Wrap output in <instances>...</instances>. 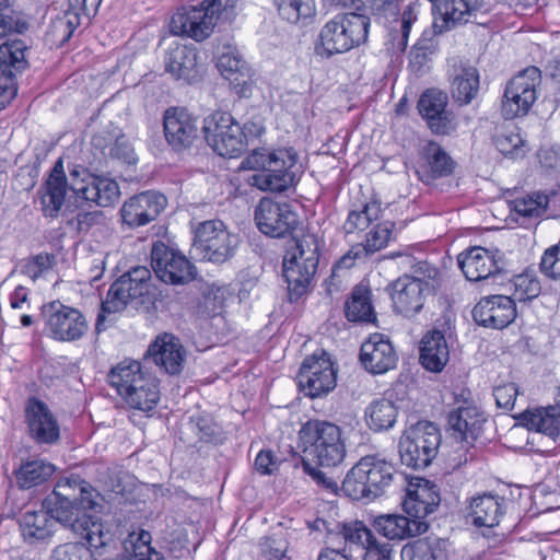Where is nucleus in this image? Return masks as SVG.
<instances>
[{
    "label": "nucleus",
    "mask_w": 560,
    "mask_h": 560,
    "mask_svg": "<svg viewBox=\"0 0 560 560\" xmlns=\"http://www.w3.org/2000/svg\"><path fill=\"white\" fill-rule=\"evenodd\" d=\"M92 145L104 156L132 164L137 161L132 145L121 129L113 124L100 130L92 138Z\"/></svg>",
    "instance_id": "obj_30"
},
{
    "label": "nucleus",
    "mask_w": 560,
    "mask_h": 560,
    "mask_svg": "<svg viewBox=\"0 0 560 560\" xmlns=\"http://www.w3.org/2000/svg\"><path fill=\"white\" fill-rule=\"evenodd\" d=\"M27 23L19 16L0 12V37L22 34L27 30Z\"/></svg>",
    "instance_id": "obj_61"
},
{
    "label": "nucleus",
    "mask_w": 560,
    "mask_h": 560,
    "mask_svg": "<svg viewBox=\"0 0 560 560\" xmlns=\"http://www.w3.org/2000/svg\"><path fill=\"white\" fill-rule=\"evenodd\" d=\"M81 24V16L77 11H66L54 19L49 25L48 35L55 44H66Z\"/></svg>",
    "instance_id": "obj_50"
},
{
    "label": "nucleus",
    "mask_w": 560,
    "mask_h": 560,
    "mask_svg": "<svg viewBox=\"0 0 560 560\" xmlns=\"http://www.w3.org/2000/svg\"><path fill=\"white\" fill-rule=\"evenodd\" d=\"M155 302L154 284L151 270L144 266H137L124 272L108 289L106 299L101 304L95 330L105 329L106 314H114L131 306L138 312L149 313Z\"/></svg>",
    "instance_id": "obj_2"
},
{
    "label": "nucleus",
    "mask_w": 560,
    "mask_h": 560,
    "mask_svg": "<svg viewBox=\"0 0 560 560\" xmlns=\"http://www.w3.org/2000/svg\"><path fill=\"white\" fill-rule=\"evenodd\" d=\"M254 219L261 233L275 238L291 235L299 225V217L292 207L271 198L260 199L255 208Z\"/></svg>",
    "instance_id": "obj_13"
},
{
    "label": "nucleus",
    "mask_w": 560,
    "mask_h": 560,
    "mask_svg": "<svg viewBox=\"0 0 560 560\" xmlns=\"http://www.w3.org/2000/svg\"><path fill=\"white\" fill-rule=\"evenodd\" d=\"M345 313L350 322H373L375 313L371 303L370 291L363 287H355L350 300L346 303Z\"/></svg>",
    "instance_id": "obj_49"
},
{
    "label": "nucleus",
    "mask_w": 560,
    "mask_h": 560,
    "mask_svg": "<svg viewBox=\"0 0 560 560\" xmlns=\"http://www.w3.org/2000/svg\"><path fill=\"white\" fill-rule=\"evenodd\" d=\"M374 527L388 539H402L425 533L429 528V524L425 521L389 514L377 516L374 521Z\"/></svg>",
    "instance_id": "obj_35"
},
{
    "label": "nucleus",
    "mask_w": 560,
    "mask_h": 560,
    "mask_svg": "<svg viewBox=\"0 0 560 560\" xmlns=\"http://www.w3.org/2000/svg\"><path fill=\"white\" fill-rule=\"evenodd\" d=\"M147 375L137 361L121 362L110 370L107 375L108 383L124 398L136 385H142Z\"/></svg>",
    "instance_id": "obj_43"
},
{
    "label": "nucleus",
    "mask_w": 560,
    "mask_h": 560,
    "mask_svg": "<svg viewBox=\"0 0 560 560\" xmlns=\"http://www.w3.org/2000/svg\"><path fill=\"white\" fill-rule=\"evenodd\" d=\"M260 546L261 552L266 558L269 560H281L285 556L289 542L283 533H278L266 537Z\"/></svg>",
    "instance_id": "obj_56"
},
{
    "label": "nucleus",
    "mask_w": 560,
    "mask_h": 560,
    "mask_svg": "<svg viewBox=\"0 0 560 560\" xmlns=\"http://www.w3.org/2000/svg\"><path fill=\"white\" fill-rule=\"evenodd\" d=\"M518 390L514 383L499 385L493 389V396L498 407L511 410L514 407Z\"/></svg>",
    "instance_id": "obj_60"
},
{
    "label": "nucleus",
    "mask_w": 560,
    "mask_h": 560,
    "mask_svg": "<svg viewBox=\"0 0 560 560\" xmlns=\"http://www.w3.org/2000/svg\"><path fill=\"white\" fill-rule=\"evenodd\" d=\"M85 544L86 546L81 542L59 545L52 550L50 560H95L115 549V541L112 534L108 547L94 548L86 540Z\"/></svg>",
    "instance_id": "obj_45"
},
{
    "label": "nucleus",
    "mask_w": 560,
    "mask_h": 560,
    "mask_svg": "<svg viewBox=\"0 0 560 560\" xmlns=\"http://www.w3.org/2000/svg\"><path fill=\"white\" fill-rule=\"evenodd\" d=\"M142 385H136L124 397L125 401L133 409L149 412L155 408L160 399V390L155 378L145 376Z\"/></svg>",
    "instance_id": "obj_46"
},
{
    "label": "nucleus",
    "mask_w": 560,
    "mask_h": 560,
    "mask_svg": "<svg viewBox=\"0 0 560 560\" xmlns=\"http://www.w3.org/2000/svg\"><path fill=\"white\" fill-rule=\"evenodd\" d=\"M439 273V269L427 261H419L413 266V276H410V278L429 287V280L436 279Z\"/></svg>",
    "instance_id": "obj_64"
},
{
    "label": "nucleus",
    "mask_w": 560,
    "mask_h": 560,
    "mask_svg": "<svg viewBox=\"0 0 560 560\" xmlns=\"http://www.w3.org/2000/svg\"><path fill=\"white\" fill-rule=\"evenodd\" d=\"M485 417L476 407H459L448 415V425L462 441L471 443L480 435Z\"/></svg>",
    "instance_id": "obj_37"
},
{
    "label": "nucleus",
    "mask_w": 560,
    "mask_h": 560,
    "mask_svg": "<svg viewBox=\"0 0 560 560\" xmlns=\"http://www.w3.org/2000/svg\"><path fill=\"white\" fill-rule=\"evenodd\" d=\"M189 425L202 442L210 443L215 442L219 439V428L209 417H192L190 419Z\"/></svg>",
    "instance_id": "obj_57"
},
{
    "label": "nucleus",
    "mask_w": 560,
    "mask_h": 560,
    "mask_svg": "<svg viewBox=\"0 0 560 560\" xmlns=\"http://www.w3.org/2000/svg\"><path fill=\"white\" fill-rule=\"evenodd\" d=\"M370 18L359 12L338 14L320 30L315 52L330 58L364 44L368 40Z\"/></svg>",
    "instance_id": "obj_3"
},
{
    "label": "nucleus",
    "mask_w": 560,
    "mask_h": 560,
    "mask_svg": "<svg viewBox=\"0 0 560 560\" xmlns=\"http://www.w3.org/2000/svg\"><path fill=\"white\" fill-rule=\"evenodd\" d=\"M517 419L529 430L544 433L553 441L560 434V412L556 407L525 410Z\"/></svg>",
    "instance_id": "obj_40"
},
{
    "label": "nucleus",
    "mask_w": 560,
    "mask_h": 560,
    "mask_svg": "<svg viewBox=\"0 0 560 560\" xmlns=\"http://www.w3.org/2000/svg\"><path fill=\"white\" fill-rule=\"evenodd\" d=\"M303 453L320 466L335 467L346 456L341 429L328 421L310 420L299 431Z\"/></svg>",
    "instance_id": "obj_6"
},
{
    "label": "nucleus",
    "mask_w": 560,
    "mask_h": 560,
    "mask_svg": "<svg viewBox=\"0 0 560 560\" xmlns=\"http://www.w3.org/2000/svg\"><path fill=\"white\" fill-rule=\"evenodd\" d=\"M55 264V256L50 254H38L28 260L23 267V273L33 281L44 272L50 270Z\"/></svg>",
    "instance_id": "obj_58"
},
{
    "label": "nucleus",
    "mask_w": 560,
    "mask_h": 560,
    "mask_svg": "<svg viewBox=\"0 0 560 560\" xmlns=\"http://www.w3.org/2000/svg\"><path fill=\"white\" fill-rule=\"evenodd\" d=\"M421 158L423 160V172L432 179L448 176L454 171V161L441 145L434 141H429L422 148Z\"/></svg>",
    "instance_id": "obj_44"
},
{
    "label": "nucleus",
    "mask_w": 560,
    "mask_h": 560,
    "mask_svg": "<svg viewBox=\"0 0 560 560\" xmlns=\"http://www.w3.org/2000/svg\"><path fill=\"white\" fill-rule=\"evenodd\" d=\"M207 143L221 156H238L245 148V135L230 113L215 110L203 119Z\"/></svg>",
    "instance_id": "obj_10"
},
{
    "label": "nucleus",
    "mask_w": 560,
    "mask_h": 560,
    "mask_svg": "<svg viewBox=\"0 0 560 560\" xmlns=\"http://www.w3.org/2000/svg\"><path fill=\"white\" fill-rule=\"evenodd\" d=\"M438 487L428 480L410 485L402 501V509L411 520L423 521L440 505Z\"/></svg>",
    "instance_id": "obj_29"
},
{
    "label": "nucleus",
    "mask_w": 560,
    "mask_h": 560,
    "mask_svg": "<svg viewBox=\"0 0 560 560\" xmlns=\"http://www.w3.org/2000/svg\"><path fill=\"white\" fill-rule=\"evenodd\" d=\"M450 359V349L444 335L439 330L425 334L421 340L419 361L434 373L441 372Z\"/></svg>",
    "instance_id": "obj_36"
},
{
    "label": "nucleus",
    "mask_w": 560,
    "mask_h": 560,
    "mask_svg": "<svg viewBox=\"0 0 560 560\" xmlns=\"http://www.w3.org/2000/svg\"><path fill=\"white\" fill-rule=\"evenodd\" d=\"M145 361L152 360L168 374H178L183 369L185 350L178 338L164 334L149 347Z\"/></svg>",
    "instance_id": "obj_31"
},
{
    "label": "nucleus",
    "mask_w": 560,
    "mask_h": 560,
    "mask_svg": "<svg viewBox=\"0 0 560 560\" xmlns=\"http://www.w3.org/2000/svg\"><path fill=\"white\" fill-rule=\"evenodd\" d=\"M401 560H447L446 541L440 538H419L401 548Z\"/></svg>",
    "instance_id": "obj_42"
},
{
    "label": "nucleus",
    "mask_w": 560,
    "mask_h": 560,
    "mask_svg": "<svg viewBox=\"0 0 560 560\" xmlns=\"http://www.w3.org/2000/svg\"><path fill=\"white\" fill-rule=\"evenodd\" d=\"M363 560H392V545L377 539L365 549Z\"/></svg>",
    "instance_id": "obj_63"
},
{
    "label": "nucleus",
    "mask_w": 560,
    "mask_h": 560,
    "mask_svg": "<svg viewBox=\"0 0 560 560\" xmlns=\"http://www.w3.org/2000/svg\"><path fill=\"white\" fill-rule=\"evenodd\" d=\"M151 265L156 277L165 283L185 284L195 278V268L190 261L162 242L152 247Z\"/></svg>",
    "instance_id": "obj_16"
},
{
    "label": "nucleus",
    "mask_w": 560,
    "mask_h": 560,
    "mask_svg": "<svg viewBox=\"0 0 560 560\" xmlns=\"http://www.w3.org/2000/svg\"><path fill=\"white\" fill-rule=\"evenodd\" d=\"M514 291L512 300L514 303L526 302L537 298L540 294L541 285L539 280L528 272L515 276L513 279Z\"/></svg>",
    "instance_id": "obj_54"
},
{
    "label": "nucleus",
    "mask_w": 560,
    "mask_h": 560,
    "mask_svg": "<svg viewBox=\"0 0 560 560\" xmlns=\"http://www.w3.org/2000/svg\"><path fill=\"white\" fill-rule=\"evenodd\" d=\"M55 471L54 465L40 459H35L22 464L14 471L16 483L21 489L36 487L49 479Z\"/></svg>",
    "instance_id": "obj_48"
},
{
    "label": "nucleus",
    "mask_w": 560,
    "mask_h": 560,
    "mask_svg": "<svg viewBox=\"0 0 560 560\" xmlns=\"http://www.w3.org/2000/svg\"><path fill=\"white\" fill-rule=\"evenodd\" d=\"M458 266L469 281H482L497 277L502 267L494 254L483 247H471L457 257Z\"/></svg>",
    "instance_id": "obj_27"
},
{
    "label": "nucleus",
    "mask_w": 560,
    "mask_h": 560,
    "mask_svg": "<svg viewBox=\"0 0 560 560\" xmlns=\"http://www.w3.org/2000/svg\"><path fill=\"white\" fill-rule=\"evenodd\" d=\"M296 250L291 258L285 257L283 260V277L291 302L307 292L318 265L315 250H310L306 255L302 242L296 243Z\"/></svg>",
    "instance_id": "obj_17"
},
{
    "label": "nucleus",
    "mask_w": 560,
    "mask_h": 560,
    "mask_svg": "<svg viewBox=\"0 0 560 560\" xmlns=\"http://www.w3.org/2000/svg\"><path fill=\"white\" fill-rule=\"evenodd\" d=\"M395 223L392 221H384L374 225L366 234L365 243H358L353 245L350 250L343 255L332 269V277L342 268L349 269L353 266L354 260L363 259L374 254L375 252L385 247L388 242L394 237L393 229Z\"/></svg>",
    "instance_id": "obj_25"
},
{
    "label": "nucleus",
    "mask_w": 560,
    "mask_h": 560,
    "mask_svg": "<svg viewBox=\"0 0 560 560\" xmlns=\"http://www.w3.org/2000/svg\"><path fill=\"white\" fill-rule=\"evenodd\" d=\"M418 21V14L416 12V8L413 5H408L400 19V32L401 38L398 42L399 50H405L408 43L409 33L411 31L412 25Z\"/></svg>",
    "instance_id": "obj_62"
},
{
    "label": "nucleus",
    "mask_w": 560,
    "mask_h": 560,
    "mask_svg": "<svg viewBox=\"0 0 560 560\" xmlns=\"http://www.w3.org/2000/svg\"><path fill=\"white\" fill-rule=\"evenodd\" d=\"M56 522L58 521L48 509L27 511L21 516L20 528L26 541H45L52 536Z\"/></svg>",
    "instance_id": "obj_39"
},
{
    "label": "nucleus",
    "mask_w": 560,
    "mask_h": 560,
    "mask_svg": "<svg viewBox=\"0 0 560 560\" xmlns=\"http://www.w3.org/2000/svg\"><path fill=\"white\" fill-rule=\"evenodd\" d=\"M165 70L176 80L187 83L196 82L201 77V65L195 47L177 45L165 56Z\"/></svg>",
    "instance_id": "obj_33"
},
{
    "label": "nucleus",
    "mask_w": 560,
    "mask_h": 560,
    "mask_svg": "<svg viewBox=\"0 0 560 560\" xmlns=\"http://www.w3.org/2000/svg\"><path fill=\"white\" fill-rule=\"evenodd\" d=\"M503 498L492 493L474 497L468 506V515L472 518V524L478 527L497 526L503 515Z\"/></svg>",
    "instance_id": "obj_38"
},
{
    "label": "nucleus",
    "mask_w": 560,
    "mask_h": 560,
    "mask_svg": "<svg viewBox=\"0 0 560 560\" xmlns=\"http://www.w3.org/2000/svg\"><path fill=\"white\" fill-rule=\"evenodd\" d=\"M82 174H85L84 168L74 167L70 171L71 183H68L62 160L59 159L56 162L48 178L38 191L40 210L45 218L56 219L59 215L65 203L67 191L68 189L71 190L70 185L72 183L81 185L82 180L79 182L78 178Z\"/></svg>",
    "instance_id": "obj_14"
},
{
    "label": "nucleus",
    "mask_w": 560,
    "mask_h": 560,
    "mask_svg": "<svg viewBox=\"0 0 560 560\" xmlns=\"http://www.w3.org/2000/svg\"><path fill=\"white\" fill-rule=\"evenodd\" d=\"M336 378L332 363L323 350L304 359L298 374V385L304 395L316 398L330 393L336 387Z\"/></svg>",
    "instance_id": "obj_12"
},
{
    "label": "nucleus",
    "mask_w": 560,
    "mask_h": 560,
    "mask_svg": "<svg viewBox=\"0 0 560 560\" xmlns=\"http://www.w3.org/2000/svg\"><path fill=\"white\" fill-rule=\"evenodd\" d=\"M279 15L293 24L305 21L315 14L314 0H275Z\"/></svg>",
    "instance_id": "obj_51"
},
{
    "label": "nucleus",
    "mask_w": 560,
    "mask_h": 560,
    "mask_svg": "<svg viewBox=\"0 0 560 560\" xmlns=\"http://www.w3.org/2000/svg\"><path fill=\"white\" fill-rule=\"evenodd\" d=\"M238 243V236L230 233L222 221L208 220L196 228L191 253L201 260L223 264L234 256Z\"/></svg>",
    "instance_id": "obj_8"
},
{
    "label": "nucleus",
    "mask_w": 560,
    "mask_h": 560,
    "mask_svg": "<svg viewBox=\"0 0 560 560\" xmlns=\"http://www.w3.org/2000/svg\"><path fill=\"white\" fill-rule=\"evenodd\" d=\"M450 91L459 106L468 105L479 92V72L476 67L460 59H453L450 70Z\"/></svg>",
    "instance_id": "obj_24"
},
{
    "label": "nucleus",
    "mask_w": 560,
    "mask_h": 560,
    "mask_svg": "<svg viewBox=\"0 0 560 560\" xmlns=\"http://www.w3.org/2000/svg\"><path fill=\"white\" fill-rule=\"evenodd\" d=\"M369 427L374 431L388 430L397 418V408L390 399H374L365 409Z\"/></svg>",
    "instance_id": "obj_47"
},
{
    "label": "nucleus",
    "mask_w": 560,
    "mask_h": 560,
    "mask_svg": "<svg viewBox=\"0 0 560 560\" xmlns=\"http://www.w3.org/2000/svg\"><path fill=\"white\" fill-rule=\"evenodd\" d=\"M298 153L292 148L255 150L247 159L252 168L261 170L253 176L254 185L261 190L281 192L294 184Z\"/></svg>",
    "instance_id": "obj_4"
},
{
    "label": "nucleus",
    "mask_w": 560,
    "mask_h": 560,
    "mask_svg": "<svg viewBox=\"0 0 560 560\" xmlns=\"http://www.w3.org/2000/svg\"><path fill=\"white\" fill-rule=\"evenodd\" d=\"M101 494L78 476L60 479L54 491L44 500L58 523L69 528L75 536L86 540L92 547H108L110 532L88 511L101 506Z\"/></svg>",
    "instance_id": "obj_1"
},
{
    "label": "nucleus",
    "mask_w": 560,
    "mask_h": 560,
    "mask_svg": "<svg viewBox=\"0 0 560 560\" xmlns=\"http://www.w3.org/2000/svg\"><path fill=\"white\" fill-rule=\"evenodd\" d=\"M548 205L549 197L539 191L516 198L512 201L513 210L523 218L541 217L546 212Z\"/></svg>",
    "instance_id": "obj_52"
},
{
    "label": "nucleus",
    "mask_w": 560,
    "mask_h": 560,
    "mask_svg": "<svg viewBox=\"0 0 560 560\" xmlns=\"http://www.w3.org/2000/svg\"><path fill=\"white\" fill-rule=\"evenodd\" d=\"M435 18L434 26L440 32L466 23L482 5V0H430Z\"/></svg>",
    "instance_id": "obj_32"
},
{
    "label": "nucleus",
    "mask_w": 560,
    "mask_h": 560,
    "mask_svg": "<svg viewBox=\"0 0 560 560\" xmlns=\"http://www.w3.org/2000/svg\"><path fill=\"white\" fill-rule=\"evenodd\" d=\"M164 133L175 150L187 148L197 136L196 119L185 108H170L164 115Z\"/></svg>",
    "instance_id": "obj_28"
},
{
    "label": "nucleus",
    "mask_w": 560,
    "mask_h": 560,
    "mask_svg": "<svg viewBox=\"0 0 560 560\" xmlns=\"http://www.w3.org/2000/svg\"><path fill=\"white\" fill-rule=\"evenodd\" d=\"M226 10L228 2L223 7L221 0H203L197 5L182 8L172 18L171 31L201 42L212 34L220 14Z\"/></svg>",
    "instance_id": "obj_9"
},
{
    "label": "nucleus",
    "mask_w": 560,
    "mask_h": 560,
    "mask_svg": "<svg viewBox=\"0 0 560 560\" xmlns=\"http://www.w3.org/2000/svg\"><path fill=\"white\" fill-rule=\"evenodd\" d=\"M25 412L28 432L37 443L52 444L58 441L59 424L46 404L32 398Z\"/></svg>",
    "instance_id": "obj_26"
},
{
    "label": "nucleus",
    "mask_w": 560,
    "mask_h": 560,
    "mask_svg": "<svg viewBox=\"0 0 560 560\" xmlns=\"http://www.w3.org/2000/svg\"><path fill=\"white\" fill-rule=\"evenodd\" d=\"M46 326L54 339L74 341L88 331V322L77 308L52 301L43 306Z\"/></svg>",
    "instance_id": "obj_15"
},
{
    "label": "nucleus",
    "mask_w": 560,
    "mask_h": 560,
    "mask_svg": "<svg viewBox=\"0 0 560 560\" xmlns=\"http://www.w3.org/2000/svg\"><path fill=\"white\" fill-rule=\"evenodd\" d=\"M447 101L446 93L439 90H428L418 102L421 116L434 133L448 135L456 127L453 113L446 109Z\"/></svg>",
    "instance_id": "obj_20"
},
{
    "label": "nucleus",
    "mask_w": 560,
    "mask_h": 560,
    "mask_svg": "<svg viewBox=\"0 0 560 560\" xmlns=\"http://www.w3.org/2000/svg\"><path fill=\"white\" fill-rule=\"evenodd\" d=\"M217 68L241 96L250 95V69L235 46L231 44L222 46L218 52Z\"/></svg>",
    "instance_id": "obj_23"
},
{
    "label": "nucleus",
    "mask_w": 560,
    "mask_h": 560,
    "mask_svg": "<svg viewBox=\"0 0 560 560\" xmlns=\"http://www.w3.org/2000/svg\"><path fill=\"white\" fill-rule=\"evenodd\" d=\"M70 188L78 199L100 207H109L120 197L118 184L107 177L92 176L89 180L83 178L81 185L72 183Z\"/></svg>",
    "instance_id": "obj_34"
},
{
    "label": "nucleus",
    "mask_w": 560,
    "mask_h": 560,
    "mask_svg": "<svg viewBox=\"0 0 560 560\" xmlns=\"http://www.w3.org/2000/svg\"><path fill=\"white\" fill-rule=\"evenodd\" d=\"M441 432L430 421H420L407 429L399 441L401 463L413 469L427 468L436 457Z\"/></svg>",
    "instance_id": "obj_7"
},
{
    "label": "nucleus",
    "mask_w": 560,
    "mask_h": 560,
    "mask_svg": "<svg viewBox=\"0 0 560 560\" xmlns=\"http://www.w3.org/2000/svg\"><path fill=\"white\" fill-rule=\"evenodd\" d=\"M381 205L377 201L368 202L361 211H350L343 224L347 234L357 230H365L373 221L381 215Z\"/></svg>",
    "instance_id": "obj_53"
},
{
    "label": "nucleus",
    "mask_w": 560,
    "mask_h": 560,
    "mask_svg": "<svg viewBox=\"0 0 560 560\" xmlns=\"http://www.w3.org/2000/svg\"><path fill=\"white\" fill-rule=\"evenodd\" d=\"M395 312L405 317L419 313L424 304L428 285L421 284L410 276H402L388 287Z\"/></svg>",
    "instance_id": "obj_22"
},
{
    "label": "nucleus",
    "mask_w": 560,
    "mask_h": 560,
    "mask_svg": "<svg viewBox=\"0 0 560 560\" xmlns=\"http://www.w3.org/2000/svg\"><path fill=\"white\" fill-rule=\"evenodd\" d=\"M475 322L485 327L502 329L516 317V306L512 298L497 294L482 298L472 308Z\"/></svg>",
    "instance_id": "obj_18"
},
{
    "label": "nucleus",
    "mask_w": 560,
    "mask_h": 560,
    "mask_svg": "<svg viewBox=\"0 0 560 560\" xmlns=\"http://www.w3.org/2000/svg\"><path fill=\"white\" fill-rule=\"evenodd\" d=\"M341 535L347 542L359 545L362 549L374 544L376 539L372 532L361 522L345 524L341 529Z\"/></svg>",
    "instance_id": "obj_55"
},
{
    "label": "nucleus",
    "mask_w": 560,
    "mask_h": 560,
    "mask_svg": "<svg viewBox=\"0 0 560 560\" xmlns=\"http://www.w3.org/2000/svg\"><path fill=\"white\" fill-rule=\"evenodd\" d=\"M26 49L27 46L22 39H9L0 45V77L3 80H14L16 74L27 68Z\"/></svg>",
    "instance_id": "obj_41"
},
{
    "label": "nucleus",
    "mask_w": 560,
    "mask_h": 560,
    "mask_svg": "<svg viewBox=\"0 0 560 560\" xmlns=\"http://www.w3.org/2000/svg\"><path fill=\"white\" fill-rule=\"evenodd\" d=\"M104 214L100 210L94 211H79L77 217L69 221V224H75V230L79 233H88L93 226L102 224Z\"/></svg>",
    "instance_id": "obj_59"
},
{
    "label": "nucleus",
    "mask_w": 560,
    "mask_h": 560,
    "mask_svg": "<svg viewBox=\"0 0 560 560\" xmlns=\"http://www.w3.org/2000/svg\"><path fill=\"white\" fill-rule=\"evenodd\" d=\"M393 464L378 456L362 457L347 474L341 490L352 500L375 499L394 479Z\"/></svg>",
    "instance_id": "obj_5"
},
{
    "label": "nucleus",
    "mask_w": 560,
    "mask_h": 560,
    "mask_svg": "<svg viewBox=\"0 0 560 560\" xmlns=\"http://www.w3.org/2000/svg\"><path fill=\"white\" fill-rule=\"evenodd\" d=\"M360 361L368 372L384 374L396 368L398 355L388 338L373 334L361 345Z\"/></svg>",
    "instance_id": "obj_21"
},
{
    "label": "nucleus",
    "mask_w": 560,
    "mask_h": 560,
    "mask_svg": "<svg viewBox=\"0 0 560 560\" xmlns=\"http://www.w3.org/2000/svg\"><path fill=\"white\" fill-rule=\"evenodd\" d=\"M166 198L155 191H144L129 198L120 209L121 220L130 228H138L155 220L165 208Z\"/></svg>",
    "instance_id": "obj_19"
},
{
    "label": "nucleus",
    "mask_w": 560,
    "mask_h": 560,
    "mask_svg": "<svg viewBox=\"0 0 560 560\" xmlns=\"http://www.w3.org/2000/svg\"><path fill=\"white\" fill-rule=\"evenodd\" d=\"M541 83V72L530 66L520 71L506 84L501 103L505 119L525 116L537 100V88Z\"/></svg>",
    "instance_id": "obj_11"
}]
</instances>
